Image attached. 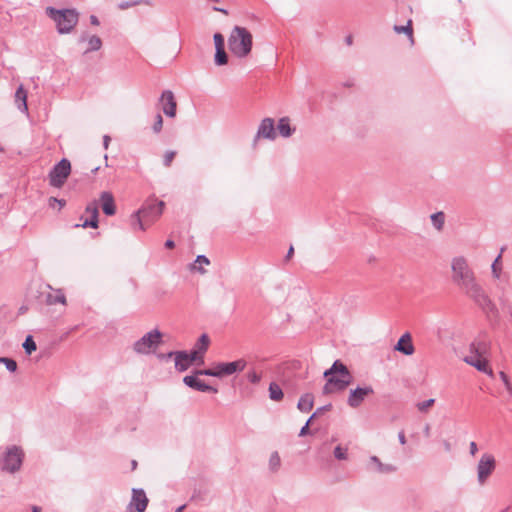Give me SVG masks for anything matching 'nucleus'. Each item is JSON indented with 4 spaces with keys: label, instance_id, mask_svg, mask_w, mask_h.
Masks as SVG:
<instances>
[{
    "label": "nucleus",
    "instance_id": "f257e3e1",
    "mask_svg": "<svg viewBox=\"0 0 512 512\" xmlns=\"http://www.w3.org/2000/svg\"><path fill=\"white\" fill-rule=\"evenodd\" d=\"M452 280L468 296L481 301L485 298L481 286L477 283L474 272L463 256L454 257L451 261Z\"/></svg>",
    "mask_w": 512,
    "mask_h": 512
},
{
    "label": "nucleus",
    "instance_id": "f03ea898",
    "mask_svg": "<svg viewBox=\"0 0 512 512\" xmlns=\"http://www.w3.org/2000/svg\"><path fill=\"white\" fill-rule=\"evenodd\" d=\"M324 377L327 379V383L323 388L326 394L342 391L352 381L350 372L340 361H335L332 367L324 372Z\"/></svg>",
    "mask_w": 512,
    "mask_h": 512
},
{
    "label": "nucleus",
    "instance_id": "7ed1b4c3",
    "mask_svg": "<svg viewBox=\"0 0 512 512\" xmlns=\"http://www.w3.org/2000/svg\"><path fill=\"white\" fill-rule=\"evenodd\" d=\"M252 39L246 28L235 26L228 38L229 49L237 57H246L251 52Z\"/></svg>",
    "mask_w": 512,
    "mask_h": 512
},
{
    "label": "nucleus",
    "instance_id": "20e7f679",
    "mask_svg": "<svg viewBox=\"0 0 512 512\" xmlns=\"http://www.w3.org/2000/svg\"><path fill=\"white\" fill-rule=\"evenodd\" d=\"M247 366V361L243 358L237 359L232 362H217L210 368L198 370L196 375H206L217 378L231 376L235 373L242 372Z\"/></svg>",
    "mask_w": 512,
    "mask_h": 512
},
{
    "label": "nucleus",
    "instance_id": "39448f33",
    "mask_svg": "<svg viewBox=\"0 0 512 512\" xmlns=\"http://www.w3.org/2000/svg\"><path fill=\"white\" fill-rule=\"evenodd\" d=\"M46 12L55 21L61 34L71 32L78 22V13L73 9L56 10L48 7Z\"/></svg>",
    "mask_w": 512,
    "mask_h": 512
},
{
    "label": "nucleus",
    "instance_id": "423d86ee",
    "mask_svg": "<svg viewBox=\"0 0 512 512\" xmlns=\"http://www.w3.org/2000/svg\"><path fill=\"white\" fill-rule=\"evenodd\" d=\"M71 173V163L68 159H62L50 171L48 178L51 186L61 188Z\"/></svg>",
    "mask_w": 512,
    "mask_h": 512
},
{
    "label": "nucleus",
    "instance_id": "0eeeda50",
    "mask_svg": "<svg viewBox=\"0 0 512 512\" xmlns=\"http://www.w3.org/2000/svg\"><path fill=\"white\" fill-rule=\"evenodd\" d=\"M23 457L24 453L20 447H9L3 457L2 469L10 473L18 471L22 465Z\"/></svg>",
    "mask_w": 512,
    "mask_h": 512
},
{
    "label": "nucleus",
    "instance_id": "6e6552de",
    "mask_svg": "<svg viewBox=\"0 0 512 512\" xmlns=\"http://www.w3.org/2000/svg\"><path fill=\"white\" fill-rule=\"evenodd\" d=\"M161 339V333L158 330H152L138 340L134 349L137 353L148 354L155 350Z\"/></svg>",
    "mask_w": 512,
    "mask_h": 512
},
{
    "label": "nucleus",
    "instance_id": "1a4fd4ad",
    "mask_svg": "<svg viewBox=\"0 0 512 512\" xmlns=\"http://www.w3.org/2000/svg\"><path fill=\"white\" fill-rule=\"evenodd\" d=\"M98 217H99V211L98 206L95 202L90 203L85 208L83 214L79 218V223H76L74 225L75 228H88L91 227L93 229L98 228Z\"/></svg>",
    "mask_w": 512,
    "mask_h": 512
},
{
    "label": "nucleus",
    "instance_id": "9d476101",
    "mask_svg": "<svg viewBox=\"0 0 512 512\" xmlns=\"http://www.w3.org/2000/svg\"><path fill=\"white\" fill-rule=\"evenodd\" d=\"M495 469V458L491 454L482 455L478 466L477 474L479 483L483 484Z\"/></svg>",
    "mask_w": 512,
    "mask_h": 512
},
{
    "label": "nucleus",
    "instance_id": "9b49d317",
    "mask_svg": "<svg viewBox=\"0 0 512 512\" xmlns=\"http://www.w3.org/2000/svg\"><path fill=\"white\" fill-rule=\"evenodd\" d=\"M464 362L470 366H473L478 371L487 374L490 377L494 376L493 370L489 365V361L486 357L479 356V354H473L472 352H468L467 355L463 358Z\"/></svg>",
    "mask_w": 512,
    "mask_h": 512
},
{
    "label": "nucleus",
    "instance_id": "f8f14e48",
    "mask_svg": "<svg viewBox=\"0 0 512 512\" xmlns=\"http://www.w3.org/2000/svg\"><path fill=\"white\" fill-rule=\"evenodd\" d=\"M373 389L370 386L359 387L350 391L348 397V405L352 408H357L364 401V399L373 394Z\"/></svg>",
    "mask_w": 512,
    "mask_h": 512
},
{
    "label": "nucleus",
    "instance_id": "ddd939ff",
    "mask_svg": "<svg viewBox=\"0 0 512 512\" xmlns=\"http://www.w3.org/2000/svg\"><path fill=\"white\" fill-rule=\"evenodd\" d=\"M148 505V498L142 489L132 490V499L129 508H135L137 512H144Z\"/></svg>",
    "mask_w": 512,
    "mask_h": 512
},
{
    "label": "nucleus",
    "instance_id": "4468645a",
    "mask_svg": "<svg viewBox=\"0 0 512 512\" xmlns=\"http://www.w3.org/2000/svg\"><path fill=\"white\" fill-rule=\"evenodd\" d=\"M160 101L165 115L174 117L176 115L177 103L173 93L171 91H164Z\"/></svg>",
    "mask_w": 512,
    "mask_h": 512
},
{
    "label": "nucleus",
    "instance_id": "2eb2a0df",
    "mask_svg": "<svg viewBox=\"0 0 512 512\" xmlns=\"http://www.w3.org/2000/svg\"><path fill=\"white\" fill-rule=\"evenodd\" d=\"M395 350L406 356H410L414 353L415 348L412 342V337L409 333H405L399 338L395 345Z\"/></svg>",
    "mask_w": 512,
    "mask_h": 512
},
{
    "label": "nucleus",
    "instance_id": "dca6fc26",
    "mask_svg": "<svg viewBox=\"0 0 512 512\" xmlns=\"http://www.w3.org/2000/svg\"><path fill=\"white\" fill-rule=\"evenodd\" d=\"M183 381L187 386H189L193 389H196L198 391L217 393L216 388L205 384L203 381L199 380L195 376H191V375L185 376Z\"/></svg>",
    "mask_w": 512,
    "mask_h": 512
},
{
    "label": "nucleus",
    "instance_id": "f3484780",
    "mask_svg": "<svg viewBox=\"0 0 512 512\" xmlns=\"http://www.w3.org/2000/svg\"><path fill=\"white\" fill-rule=\"evenodd\" d=\"M100 202L102 210L106 215L112 216L115 214L116 206L112 193L107 191L102 192L100 195Z\"/></svg>",
    "mask_w": 512,
    "mask_h": 512
},
{
    "label": "nucleus",
    "instance_id": "a211bd4d",
    "mask_svg": "<svg viewBox=\"0 0 512 512\" xmlns=\"http://www.w3.org/2000/svg\"><path fill=\"white\" fill-rule=\"evenodd\" d=\"M257 135L267 139L275 138L274 122L271 118L262 120Z\"/></svg>",
    "mask_w": 512,
    "mask_h": 512
},
{
    "label": "nucleus",
    "instance_id": "6ab92c4d",
    "mask_svg": "<svg viewBox=\"0 0 512 512\" xmlns=\"http://www.w3.org/2000/svg\"><path fill=\"white\" fill-rule=\"evenodd\" d=\"M175 356V367L178 371L183 372L187 370L191 363L188 358V353L184 351L169 353L168 356Z\"/></svg>",
    "mask_w": 512,
    "mask_h": 512
},
{
    "label": "nucleus",
    "instance_id": "aec40b11",
    "mask_svg": "<svg viewBox=\"0 0 512 512\" xmlns=\"http://www.w3.org/2000/svg\"><path fill=\"white\" fill-rule=\"evenodd\" d=\"M15 103L21 111L25 113L28 111L27 91L24 89L23 85H20L16 90Z\"/></svg>",
    "mask_w": 512,
    "mask_h": 512
},
{
    "label": "nucleus",
    "instance_id": "412c9836",
    "mask_svg": "<svg viewBox=\"0 0 512 512\" xmlns=\"http://www.w3.org/2000/svg\"><path fill=\"white\" fill-rule=\"evenodd\" d=\"M314 397L312 394L307 393L301 396L298 401V409L302 412H309L313 408Z\"/></svg>",
    "mask_w": 512,
    "mask_h": 512
},
{
    "label": "nucleus",
    "instance_id": "4be33fe9",
    "mask_svg": "<svg viewBox=\"0 0 512 512\" xmlns=\"http://www.w3.org/2000/svg\"><path fill=\"white\" fill-rule=\"evenodd\" d=\"M210 345V339L207 334H202L195 344L194 349L204 356Z\"/></svg>",
    "mask_w": 512,
    "mask_h": 512
},
{
    "label": "nucleus",
    "instance_id": "5701e85b",
    "mask_svg": "<svg viewBox=\"0 0 512 512\" xmlns=\"http://www.w3.org/2000/svg\"><path fill=\"white\" fill-rule=\"evenodd\" d=\"M469 351L473 354H479V356L486 357L487 345L481 341H474L471 343Z\"/></svg>",
    "mask_w": 512,
    "mask_h": 512
},
{
    "label": "nucleus",
    "instance_id": "b1692460",
    "mask_svg": "<svg viewBox=\"0 0 512 512\" xmlns=\"http://www.w3.org/2000/svg\"><path fill=\"white\" fill-rule=\"evenodd\" d=\"M278 130L280 134L284 137H289L292 134V129L290 127L289 118L283 117L278 122Z\"/></svg>",
    "mask_w": 512,
    "mask_h": 512
},
{
    "label": "nucleus",
    "instance_id": "393cba45",
    "mask_svg": "<svg viewBox=\"0 0 512 512\" xmlns=\"http://www.w3.org/2000/svg\"><path fill=\"white\" fill-rule=\"evenodd\" d=\"M394 30L396 33L400 34V33H405L408 35L409 39H410V43L413 44L414 43V39H413V29H412V21L409 20L407 22V25L405 26H394Z\"/></svg>",
    "mask_w": 512,
    "mask_h": 512
},
{
    "label": "nucleus",
    "instance_id": "a878e982",
    "mask_svg": "<svg viewBox=\"0 0 512 512\" xmlns=\"http://www.w3.org/2000/svg\"><path fill=\"white\" fill-rule=\"evenodd\" d=\"M269 396L274 401H280L283 398V392L280 386L276 383H271L269 386Z\"/></svg>",
    "mask_w": 512,
    "mask_h": 512
},
{
    "label": "nucleus",
    "instance_id": "bb28decb",
    "mask_svg": "<svg viewBox=\"0 0 512 512\" xmlns=\"http://www.w3.org/2000/svg\"><path fill=\"white\" fill-rule=\"evenodd\" d=\"M101 46H102L101 39L98 36L93 35V36L89 37V39H88V47L86 48L85 53L91 52V51H97L101 48Z\"/></svg>",
    "mask_w": 512,
    "mask_h": 512
},
{
    "label": "nucleus",
    "instance_id": "cd10ccee",
    "mask_svg": "<svg viewBox=\"0 0 512 512\" xmlns=\"http://www.w3.org/2000/svg\"><path fill=\"white\" fill-rule=\"evenodd\" d=\"M210 264V261L207 257L200 255L196 258L195 263L192 265L193 270H197L200 273L204 274L205 270L203 269V266H208Z\"/></svg>",
    "mask_w": 512,
    "mask_h": 512
},
{
    "label": "nucleus",
    "instance_id": "c85d7f7f",
    "mask_svg": "<svg viewBox=\"0 0 512 512\" xmlns=\"http://www.w3.org/2000/svg\"><path fill=\"white\" fill-rule=\"evenodd\" d=\"M48 304H56L61 303L63 305L66 304V297L61 291H57L55 294H49L47 296Z\"/></svg>",
    "mask_w": 512,
    "mask_h": 512
},
{
    "label": "nucleus",
    "instance_id": "c756f323",
    "mask_svg": "<svg viewBox=\"0 0 512 512\" xmlns=\"http://www.w3.org/2000/svg\"><path fill=\"white\" fill-rule=\"evenodd\" d=\"M228 62L227 54L224 48H216L215 63L217 65H225Z\"/></svg>",
    "mask_w": 512,
    "mask_h": 512
},
{
    "label": "nucleus",
    "instance_id": "7c9ffc66",
    "mask_svg": "<svg viewBox=\"0 0 512 512\" xmlns=\"http://www.w3.org/2000/svg\"><path fill=\"white\" fill-rule=\"evenodd\" d=\"M281 459L277 452L271 454L269 459V466L272 471H277L280 467Z\"/></svg>",
    "mask_w": 512,
    "mask_h": 512
},
{
    "label": "nucleus",
    "instance_id": "2f4dec72",
    "mask_svg": "<svg viewBox=\"0 0 512 512\" xmlns=\"http://www.w3.org/2000/svg\"><path fill=\"white\" fill-rule=\"evenodd\" d=\"M23 348L25 349L26 353L27 354H32V352H34L36 350V343L35 341L33 340L32 336H28L24 343H23Z\"/></svg>",
    "mask_w": 512,
    "mask_h": 512
},
{
    "label": "nucleus",
    "instance_id": "473e14b6",
    "mask_svg": "<svg viewBox=\"0 0 512 512\" xmlns=\"http://www.w3.org/2000/svg\"><path fill=\"white\" fill-rule=\"evenodd\" d=\"M370 461L377 466L378 471L380 472H389L394 470L392 466L382 464L376 456H372Z\"/></svg>",
    "mask_w": 512,
    "mask_h": 512
},
{
    "label": "nucleus",
    "instance_id": "72a5a7b5",
    "mask_svg": "<svg viewBox=\"0 0 512 512\" xmlns=\"http://www.w3.org/2000/svg\"><path fill=\"white\" fill-rule=\"evenodd\" d=\"M434 403H435V399L431 398L426 401L417 403L416 407L420 412L426 413L434 405Z\"/></svg>",
    "mask_w": 512,
    "mask_h": 512
},
{
    "label": "nucleus",
    "instance_id": "f704fd0d",
    "mask_svg": "<svg viewBox=\"0 0 512 512\" xmlns=\"http://www.w3.org/2000/svg\"><path fill=\"white\" fill-rule=\"evenodd\" d=\"M433 225L440 230L444 223V214L442 212L435 213L431 216Z\"/></svg>",
    "mask_w": 512,
    "mask_h": 512
},
{
    "label": "nucleus",
    "instance_id": "c9c22d12",
    "mask_svg": "<svg viewBox=\"0 0 512 512\" xmlns=\"http://www.w3.org/2000/svg\"><path fill=\"white\" fill-rule=\"evenodd\" d=\"M176 154H177L176 151H172V150L166 151L163 155V165L165 167H169L172 164L173 160L175 159Z\"/></svg>",
    "mask_w": 512,
    "mask_h": 512
},
{
    "label": "nucleus",
    "instance_id": "e433bc0d",
    "mask_svg": "<svg viewBox=\"0 0 512 512\" xmlns=\"http://www.w3.org/2000/svg\"><path fill=\"white\" fill-rule=\"evenodd\" d=\"M188 358H189V361H190L191 364L194 363V362H197L199 364H203L204 363V356L201 355L195 349L193 351H191L190 353H188Z\"/></svg>",
    "mask_w": 512,
    "mask_h": 512
},
{
    "label": "nucleus",
    "instance_id": "4c0bfd02",
    "mask_svg": "<svg viewBox=\"0 0 512 512\" xmlns=\"http://www.w3.org/2000/svg\"><path fill=\"white\" fill-rule=\"evenodd\" d=\"M0 362L4 363L6 368L11 372H15L17 369V363L10 358L2 357L0 358Z\"/></svg>",
    "mask_w": 512,
    "mask_h": 512
},
{
    "label": "nucleus",
    "instance_id": "58836bf2",
    "mask_svg": "<svg viewBox=\"0 0 512 512\" xmlns=\"http://www.w3.org/2000/svg\"><path fill=\"white\" fill-rule=\"evenodd\" d=\"M334 455L339 460H345L347 459V449L337 446L334 450Z\"/></svg>",
    "mask_w": 512,
    "mask_h": 512
},
{
    "label": "nucleus",
    "instance_id": "ea45409f",
    "mask_svg": "<svg viewBox=\"0 0 512 512\" xmlns=\"http://www.w3.org/2000/svg\"><path fill=\"white\" fill-rule=\"evenodd\" d=\"M141 211H138L135 215H133L132 219H133V225L135 226H138L139 229L141 230H145V226L142 222V218H141Z\"/></svg>",
    "mask_w": 512,
    "mask_h": 512
},
{
    "label": "nucleus",
    "instance_id": "a19ab883",
    "mask_svg": "<svg viewBox=\"0 0 512 512\" xmlns=\"http://www.w3.org/2000/svg\"><path fill=\"white\" fill-rule=\"evenodd\" d=\"M247 378L251 383L256 384L260 381L261 375L257 371L252 370L248 372Z\"/></svg>",
    "mask_w": 512,
    "mask_h": 512
},
{
    "label": "nucleus",
    "instance_id": "79ce46f5",
    "mask_svg": "<svg viewBox=\"0 0 512 512\" xmlns=\"http://www.w3.org/2000/svg\"><path fill=\"white\" fill-rule=\"evenodd\" d=\"M499 376H500V379L503 381V383H504V385H505L506 389H507L508 391H511V390H512V385H511V382H510V380H509L508 375H507L505 372L501 371V372L499 373Z\"/></svg>",
    "mask_w": 512,
    "mask_h": 512
},
{
    "label": "nucleus",
    "instance_id": "37998d69",
    "mask_svg": "<svg viewBox=\"0 0 512 512\" xmlns=\"http://www.w3.org/2000/svg\"><path fill=\"white\" fill-rule=\"evenodd\" d=\"M318 414V411L315 412L310 418L309 420L307 421L306 425L304 427H302V429L300 430V433H299V436H305L308 434L309 432V425L311 423V421L316 417V415Z\"/></svg>",
    "mask_w": 512,
    "mask_h": 512
},
{
    "label": "nucleus",
    "instance_id": "c03bdc74",
    "mask_svg": "<svg viewBox=\"0 0 512 512\" xmlns=\"http://www.w3.org/2000/svg\"><path fill=\"white\" fill-rule=\"evenodd\" d=\"M500 261H501V254L495 259L494 263L492 264V271L495 277H499L500 272Z\"/></svg>",
    "mask_w": 512,
    "mask_h": 512
},
{
    "label": "nucleus",
    "instance_id": "a18cd8bd",
    "mask_svg": "<svg viewBox=\"0 0 512 512\" xmlns=\"http://www.w3.org/2000/svg\"><path fill=\"white\" fill-rule=\"evenodd\" d=\"M215 48H224V37L220 33L214 35Z\"/></svg>",
    "mask_w": 512,
    "mask_h": 512
},
{
    "label": "nucleus",
    "instance_id": "49530a36",
    "mask_svg": "<svg viewBox=\"0 0 512 512\" xmlns=\"http://www.w3.org/2000/svg\"><path fill=\"white\" fill-rule=\"evenodd\" d=\"M162 125H163L162 116L158 114L156 116V121H155V124L153 126L154 131L158 133L162 129Z\"/></svg>",
    "mask_w": 512,
    "mask_h": 512
},
{
    "label": "nucleus",
    "instance_id": "de8ad7c7",
    "mask_svg": "<svg viewBox=\"0 0 512 512\" xmlns=\"http://www.w3.org/2000/svg\"><path fill=\"white\" fill-rule=\"evenodd\" d=\"M141 3H142V1H140V0L139 1H134V2H131V3L130 2H122V3L119 4V8L124 10V9H128V8H130L132 6H135V5H139Z\"/></svg>",
    "mask_w": 512,
    "mask_h": 512
},
{
    "label": "nucleus",
    "instance_id": "09e8293b",
    "mask_svg": "<svg viewBox=\"0 0 512 512\" xmlns=\"http://www.w3.org/2000/svg\"><path fill=\"white\" fill-rule=\"evenodd\" d=\"M163 209H164V202L160 201L157 204V206L155 207L157 217H159L162 214Z\"/></svg>",
    "mask_w": 512,
    "mask_h": 512
},
{
    "label": "nucleus",
    "instance_id": "8fccbe9b",
    "mask_svg": "<svg viewBox=\"0 0 512 512\" xmlns=\"http://www.w3.org/2000/svg\"><path fill=\"white\" fill-rule=\"evenodd\" d=\"M52 202H57L58 205L60 206V208H62L64 205H65V201L64 200H59L57 198H54V197H51L49 199V205L52 206Z\"/></svg>",
    "mask_w": 512,
    "mask_h": 512
},
{
    "label": "nucleus",
    "instance_id": "3c124183",
    "mask_svg": "<svg viewBox=\"0 0 512 512\" xmlns=\"http://www.w3.org/2000/svg\"><path fill=\"white\" fill-rule=\"evenodd\" d=\"M469 449L470 453L474 456L478 451L477 444L474 441L470 442Z\"/></svg>",
    "mask_w": 512,
    "mask_h": 512
},
{
    "label": "nucleus",
    "instance_id": "603ef678",
    "mask_svg": "<svg viewBox=\"0 0 512 512\" xmlns=\"http://www.w3.org/2000/svg\"><path fill=\"white\" fill-rule=\"evenodd\" d=\"M398 438L402 445H404L406 443V437H405V433L403 431L398 433Z\"/></svg>",
    "mask_w": 512,
    "mask_h": 512
},
{
    "label": "nucleus",
    "instance_id": "864d4df0",
    "mask_svg": "<svg viewBox=\"0 0 512 512\" xmlns=\"http://www.w3.org/2000/svg\"><path fill=\"white\" fill-rule=\"evenodd\" d=\"M90 22L92 25H95V26L99 25V21H98L97 17L94 15L90 16Z\"/></svg>",
    "mask_w": 512,
    "mask_h": 512
},
{
    "label": "nucleus",
    "instance_id": "5fc2aeb1",
    "mask_svg": "<svg viewBox=\"0 0 512 512\" xmlns=\"http://www.w3.org/2000/svg\"><path fill=\"white\" fill-rule=\"evenodd\" d=\"M165 246H166L168 249H173V248L175 247V243H174V241H172V240H167V241L165 242Z\"/></svg>",
    "mask_w": 512,
    "mask_h": 512
},
{
    "label": "nucleus",
    "instance_id": "6e6d98bb",
    "mask_svg": "<svg viewBox=\"0 0 512 512\" xmlns=\"http://www.w3.org/2000/svg\"><path fill=\"white\" fill-rule=\"evenodd\" d=\"M293 254H294V248H293V246H291V247L289 248V250H288V253H287L286 258H287V259H290V258L293 256Z\"/></svg>",
    "mask_w": 512,
    "mask_h": 512
},
{
    "label": "nucleus",
    "instance_id": "4d7b16f0",
    "mask_svg": "<svg viewBox=\"0 0 512 512\" xmlns=\"http://www.w3.org/2000/svg\"><path fill=\"white\" fill-rule=\"evenodd\" d=\"M214 9H215L216 11H220V12H222V13H223V14H225V15H228L227 10H224V9H221V8H214Z\"/></svg>",
    "mask_w": 512,
    "mask_h": 512
},
{
    "label": "nucleus",
    "instance_id": "13d9d810",
    "mask_svg": "<svg viewBox=\"0 0 512 512\" xmlns=\"http://www.w3.org/2000/svg\"><path fill=\"white\" fill-rule=\"evenodd\" d=\"M32 511H33V512H40V511H41V508H40V507H38V506H33V507H32Z\"/></svg>",
    "mask_w": 512,
    "mask_h": 512
},
{
    "label": "nucleus",
    "instance_id": "bf43d9fd",
    "mask_svg": "<svg viewBox=\"0 0 512 512\" xmlns=\"http://www.w3.org/2000/svg\"><path fill=\"white\" fill-rule=\"evenodd\" d=\"M183 509H184V506H181L175 512H182Z\"/></svg>",
    "mask_w": 512,
    "mask_h": 512
},
{
    "label": "nucleus",
    "instance_id": "052dcab7",
    "mask_svg": "<svg viewBox=\"0 0 512 512\" xmlns=\"http://www.w3.org/2000/svg\"><path fill=\"white\" fill-rule=\"evenodd\" d=\"M136 465H137L136 461H133L132 462L133 469L136 467Z\"/></svg>",
    "mask_w": 512,
    "mask_h": 512
},
{
    "label": "nucleus",
    "instance_id": "680f3d73",
    "mask_svg": "<svg viewBox=\"0 0 512 512\" xmlns=\"http://www.w3.org/2000/svg\"><path fill=\"white\" fill-rule=\"evenodd\" d=\"M0 151H1V152L3 151V149H2L1 147H0Z\"/></svg>",
    "mask_w": 512,
    "mask_h": 512
}]
</instances>
